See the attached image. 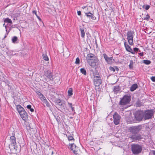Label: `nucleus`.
I'll return each instance as SVG.
<instances>
[{"label": "nucleus", "instance_id": "nucleus-44", "mask_svg": "<svg viewBox=\"0 0 155 155\" xmlns=\"http://www.w3.org/2000/svg\"><path fill=\"white\" fill-rule=\"evenodd\" d=\"M9 52L10 53L9 54L13 56L16 54L15 53H13V51H9Z\"/></svg>", "mask_w": 155, "mask_h": 155}, {"label": "nucleus", "instance_id": "nucleus-39", "mask_svg": "<svg viewBox=\"0 0 155 155\" xmlns=\"http://www.w3.org/2000/svg\"><path fill=\"white\" fill-rule=\"evenodd\" d=\"M150 18V16L149 15L147 14L146 15V16L145 17H144V20H146L147 21L149 20Z\"/></svg>", "mask_w": 155, "mask_h": 155}, {"label": "nucleus", "instance_id": "nucleus-2", "mask_svg": "<svg viewBox=\"0 0 155 155\" xmlns=\"http://www.w3.org/2000/svg\"><path fill=\"white\" fill-rule=\"evenodd\" d=\"M134 35V32L133 31L130 30L127 32V39L130 45H132L133 44V38Z\"/></svg>", "mask_w": 155, "mask_h": 155}, {"label": "nucleus", "instance_id": "nucleus-30", "mask_svg": "<svg viewBox=\"0 0 155 155\" xmlns=\"http://www.w3.org/2000/svg\"><path fill=\"white\" fill-rule=\"evenodd\" d=\"M43 59L45 61H48L49 60L46 54H43L42 55Z\"/></svg>", "mask_w": 155, "mask_h": 155}, {"label": "nucleus", "instance_id": "nucleus-36", "mask_svg": "<svg viewBox=\"0 0 155 155\" xmlns=\"http://www.w3.org/2000/svg\"><path fill=\"white\" fill-rule=\"evenodd\" d=\"M130 64L129 65V67L130 68H131L133 67V61L130 60Z\"/></svg>", "mask_w": 155, "mask_h": 155}, {"label": "nucleus", "instance_id": "nucleus-54", "mask_svg": "<svg viewBox=\"0 0 155 155\" xmlns=\"http://www.w3.org/2000/svg\"><path fill=\"white\" fill-rule=\"evenodd\" d=\"M116 70H117V71H118V68H116Z\"/></svg>", "mask_w": 155, "mask_h": 155}, {"label": "nucleus", "instance_id": "nucleus-31", "mask_svg": "<svg viewBox=\"0 0 155 155\" xmlns=\"http://www.w3.org/2000/svg\"><path fill=\"white\" fill-rule=\"evenodd\" d=\"M151 62L148 60H145L143 61V63L146 64L148 65L150 64Z\"/></svg>", "mask_w": 155, "mask_h": 155}, {"label": "nucleus", "instance_id": "nucleus-15", "mask_svg": "<svg viewBox=\"0 0 155 155\" xmlns=\"http://www.w3.org/2000/svg\"><path fill=\"white\" fill-rule=\"evenodd\" d=\"M124 45L126 50L129 52L131 53L132 54H135L134 52L133 51L129 45L126 44V42H125L124 43Z\"/></svg>", "mask_w": 155, "mask_h": 155}, {"label": "nucleus", "instance_id": "nucleus-37", "mask_svg": "<svg viewBox=\"0 0 155 155\" xmlns=\"http://www.w3.org/2000/svg\"><path fill=\"white\" fill-rule=\"evenodd\" d=\"M68 140L69 141H72L73 140V141L74 140V138L73 137L70 136H69L68 137Z\"/></svg>", "mask_w": 155, "mask_h": 155}, {"label": "nucleus", "instance_id": "nucleus-50", "mask_svg": "<svg viewBox=\"0 0 155 155\" xmlns=\"http://www.w3.org/2000/svg\"><path fill=\"white\" fill-rule=\"evenodd\" d=\"M3 26H5V29H6V31L7 32V26L5 25V23L3 24Z\"/></svg>", "mask_w": 155, "mask_h": 155}, {"label": "nucleus", "instance_id": "nucleus-26", "mask_svg": "<svg viewBox=\"0 0 155 155\" xmlns=\"http://www.w3.org/2000/svg\"><path fill=\"white\" fill-rule=\"evenodd\" d=\"M73 89L72 88H69L68 93V96H71L73 94Z\"/></svg>", "mask_w": 155, "mask_h": 155}, {"label": "nucleus", "instance_id": "nucleus-11", "mask_svg": "<svg viewBox=\"0 0 155 155\" xmlns=\"http://www.w3.org/2000/svg\"><path fill=\"white\" fill-rule=\"evenodd\" d=\"M96 77L94 78V82L95 86L97 87L99 86L101 83V78L97 77L96 76Z\"/></svg>", "mask_w": 155, "mask_h": 155}, {"label": "nucleus", "instance_id": "nucleus-9", "mask_svg": "<svg viewBox=\"0 0 155 155\" xmlns=\"http://www.w3.org/2000/svg\"><path fill=\"white\" fill-rule=\"evenodd\" d=\"M44 75L49 81L53 80L54 78L52 73L49 70H46L44 71Z\"/></svg>", "mask_w": 155, "mask_h": 155}, {"label": "nucleus", "instance_id": "nucleus-7", "mask_svg": "<svg viewBox=\"0 0 155 155\" xmlns=\"http://www.w3.org/2000/svg\"><path fill=\"white\" fill-rule=\"evenodd\" d=\"M133 141H138L143 138V137L140 134H131V136L129 137Z\"/></svg>", "mask_w": 155, "mask_h": 155}, {"label": "nucleus", "instance_id": "nucleus-21", "mask_svg": "<svg viewBox=\"0 0 155 155\" xmlns=\"http://www.w3.org/2000/svg\"><path fill=\"white\" fill-rule=\"evenodd\" d=\"M95 61L96 59L95 60H90V61H89L90 62L87 63L90 66H91L92 67H94L95 65V62H94V61Z\"/></svg>", "mask_w": 155, "mask_h": 155}, {"label": "nucleus", "instance_id": "nucleus-24", "mask_svg": "<svg viewBox=\"0 0 155 155\" xmlns=\"http://www.w3.org/2000/svg\"><path fill=\"white\" fill-rule=\"evenodd\" d=\"M120 90V89L119 87V86H114V89H113V91L115 92V93H117Z\"/></svg>", "mask_w": 155, "mask_h": 155}, {"label": "nucleus", "instance_id": "nucleus-38", "mask_svg": "<svg viewBox=\"0 0 155 155\" xmlns=\"http://www.w3.org/2000/svg\"><path fill=\"white\" fill-rule=\"evenodd\" d=\"M94 78H95L96 76L97 77H100V76L99 74V73L98 72H96L95 73H94Z\"/></svg>", "mask_w": 155, "mask_h": 155}, {"label": "nucleus", "instance_id": "nucleus-35", "mask_svg": "<svg viewBox=\"0 0 155 155\" xmlns=\"http://www.w3.org/2000/svg\"><path fill=\"white\" fill-rule=\"evenodd\" d=\"M150 6L149 5H143L142 6V8H145L146 10H148L150 8Z\"/></svg>", "mask_w": 155, "mask_h": 155}, {"label": "nucleus", "instance_id": "nucleus-40", "mask_svg": "<svg viewBox=\"0 0 155 155\" xmlns=\"http://www.w3.org/2000/svg\"><path fill=\"white\" fill-rule=\"evenodd\" d=\"M75 63L76 64H79L80 63V59L78 58H77L76 59Z\"/></svg>", "mask_w": 155, "mask_h": 155}, {"label": "nucleus", "instance_id": "nucleus-20", "mask_svg": "<svg viewBox=\"0 0 155 155\" xmlns=\"http://www.w3.org/2000/svg\"><path fill=\"white\" fill-rule=\"evenodd\" d=\"M138 85L137 84H135L132 85L130 87V90L131 91H134L137 87Z\"/></svg>", "mask_w": 155, "mask_h": 155}, {"label": "nucleus", "instance_id": "nucleus-17", "mask_svg": "<svg viewBox=\"0 0 155 155\" xmlns=\"http://www.w3.org/2000/svg\"><path fill=\"white\" fill-rule=\"evenodd\" d=\"M55 103L57 104L58 105L64 108V106L65 104L64 102H62L60 99H57L55 101Z\"/></svg>", "mask_w": 155, "mask_h": 155}, {"label": "nucleus", "instance_id": "nucleus-8", "mask_svg": "<svg viewBox=\"0 0 155 155\" xmlns=\"http://www.w3.org/2000/svg\"><path fill=\"white\" fill-rule=\"evenodd\" d=\"M114 123L116 125L118 124L120 122L121 117L117 112H115L113 115Z\"/></svg>", "mask_w": 155, "mask_h": 155}, {"label": "nucleus", "instance_id": "nucleus-13", "mask_svg": "<svg viewBox=\"0 0 155 155\" xmlns=\"http://www.w3.org/2000/svg\"><path fill=\"white\" fill-rule=\"evenodd\" d=\"M95 59L96 58L94 55L92 54H88L86 57V60L87 62H90L89 61H90V60H95Z\"/></svg>", "mask_w": 155, "mask_h": 155}, {"label": "nucleus", "instance_id": "nucleus-1", "mask_svg": "<svg viewBox=\"0 0 155 155\" xmlns=\"http://www.w3.org/2000/svg\"><path fill=\"white\" fill-rule=\"evenodd\" d=\"M142 150V147L138 144H133L131 145V150L133 154L138 155L140 153Z\"/></svg>", "mask_w": 155, "mask_h": 155}, {"label": "nucleus", "instance_id": "nucleus-51", "mask_svg": "<svg viewBox=\"0 0 155 155\" xmlns=\"http://www.w3.org/2000/svg\"><path fill=\"white\" fill-rule=\"evenodd\" d=\"M152 153L153 155H155V150L152 151Z\"/></svg>", "mask_w": 155, "mask_h": 155}, {"label": "nucleus", "instance_id": "nucleus-43", "mask_svg": "<svg viewBox=\"0 0 155 155\" xmlns=\"http://www.w3.org/2000/svg\"><path fill=\"white\" fill-rule=\"evenodd\" d=\"M109 69L111 71H115V69L114 68H113L112 67H109Z\"/></svg>", "mask_w": 155, "mask_h": 155}, {"label": "nucleus", "instance_id": "nucleus-14", "mask_svg": "<svg viewBox=\"0 0 155 155\" xmlns=\"http://www.w3.org/2000/svg\"><path fill=\"white\" fill-rule=\"evenodd\" d=\"M20 116L24 120H26L28 118V114L25 110L19 114Z\"/></svg>", "mask_w": 155, "mask_h": 155}, {"label": "nucleus", "instance_id": "nucleus-49", "mask_svg": "<svg viewBox=\"0 0 155 155\" xmlns=\"http://www.w3.org/2000/svg\"><path fill=\"white\" fill-rule=\"evenodd\" d=\"M37 18H38V19H39V20L40 21H41V19L40 18V17L38 16V15L37 16Z\"/></svg>", "mask_w": 155, "mask_h": 155}, {"label": "nucleus", "instance_id": "nucleus-3", "mask_svg": "<svg viewBox=\"0 0 155 155\" xmlns=\"http://www.w3.org/2000/svg\"><path fill=\"white\" fill-rule=\"evenodd\" d=\"M143 111V110H138L135 113V118L138 121H140L144 117Z\"/></svg>", "mask_w": 155, "mask_h": 155}, {"label": "nucleus", "instance_id": "nucleus-33", "mask_svg": "<svg viewBox=\"0 0 155 155\" xmlns=\"http://www.w3.org/2000/svg\"><path fill=\"white\" fill-rule=\"evenodd\" d=\"M41 97H40V98L41 100L43 102L45 101H46L47 100L46 99V98L42 94H41Z\"/></svg>", "mask_w": 155, "mask_h": 155}, {"label": "nucleus", "instance_id": "nucleus-47", "mask_svg": "<svg viewBox=\"0 0 155 155\" xmlns=\"http://www.w3.org/2000/svg\"><path fill=\"white\" fill-rule=\"evenodd\" d=\"M78 14L79 15H80L81 14V12L80 11H78L77 12Z\"/></svg>", "mask_w": 155, "mask_h": 155}, {"label": "nucleus", "instance_id": "nucleus-46", "mask_svg": "<svg viewBox=\"0 0 155 155\" xmlns=\"http://www.w3.org/2000/svg\"><path fill=\"white\" fill-rule=\"evenodd\" d=\"M138 54L140 55V56L142 57L143 55V52H140Z\"/></svg>", "mask_w": 155, "mask_h": 155}, {"label": "nucleus", "instance_id": "nucleus-23", "mask_svg": "<svg viewBox=\"0 0 155 155\" xmlns=\"http://www.w3.org/2000/svg\"><path fill=\"white\" fill-rule=\"evenodd\" d=\"M18 40V38L17 37L15 36L13 37L12 39V42L14 43H17V41Z\"/></svg>", "mask_w": 155, "mask_h": 155}, {"label": "nucleus", "instance_id": "nucleus-34", "mask_svg": "<svg viewBox=\"0 0 155 155\" xmlns=\"http://www.w3.org/2000/svg\"><path fill=\"white\" fill-rule=\"evenodd\" d=\"M69 107L71 108L72 111H74V108L72 106V104L71 103L68 102Z\"/></svg>", "mask_w": 155, "mask_h": 155}, {"label": "nucleus", "instance_id": "nucleus-6", "mask_svg": "<svg viewBox=\"0 0 155 155\" xmlns=\"http://www.w3.org/2000/svg\"><path fill=\"white\" fill-rule=\"evenodd\" d=\"M144 118L145 120L151 118L153 116V110H148L143 112Z\"/></svg>", "mask_w": 155, "mask_h": 155}, {"label": "nucleus", "instance_id": "nucleus-12", "mask_svg": "<svg viewBox=\"0 0 155 155\" xmlns=\"http://www.w3.org/2000/svg\"><path fill=\"white\" fill-rule=\"evenodd\" d=\"M103 55L106 62L108 64H110L112 62L113 57H109L105 54H103Z\"/></svg>", "mask_w": 155, "mask_h": 155}, {"label": "nucleus", "instance_id": "nucleus-10", "mask_svg": "<svg viewBox=\"0 0 155 155\" xmlns=\"http://www.w3.org/2000/svg\"><path fill=\"white\" fill-rule=\"evenodd\" d=\"M69 147L71 150H72L74 153L78 155L79 152L78 148L76 147V145L74 143H71L69 145Z\"/></svg>", "mask_w": 155, "mask_h": 155}, {"label": "nucleus", "instance_id": "nucleus-19", "mask_svg": "<svg viewBox=\"0 0 155 155\" xmlns=\"http://www.w3.org/2000/svg\"><path fill=\"white\" fill-rule=\"evenodd\" d=\"M16 108L19 114L25 110L24 108L20 105H17Z\"/></svg>", "mask_w": 155, "mask_h": 155}, {"label": "nucleus", "instance_id": "nucleus-53", "mask_svg": "<svg viewBox=\"0 0 155 155\" xmlns=\"http://www.w3.org/2000/svg\"><path fill=\"white\" fill-rule=\"evenodd\" d=\"M7 35H8V34H5V36L4 37V38H5L7 37Z\"/></svg>", "mask_w": 155, "mask_h": 155}, {"label": "nucleus", "instance_id": "nucleus-32", "mask_svg": "<svg viewBox=\"0 0 155 155\" xmlns=\"http://www.w3.org/2000/svg\"><path fill=\"white\" fill-rule=\"evenodd\" d=\"M81 72L84 75L86 74V70L84 68H81L80 69Z\"/></svg>", "mask_w": 155, "mask_h": 155}, {"label": "nucleus", "instance_id": "nucleus-42", "mask_svg": "<svg viewBox=\"0 0 155 155\" xmlns=\"http://www.w3.org/2000/svg\"><path fill=\"white\" fill-rule=\"evenodd\" d=\"M150 79L152 81L155 82V76L151 77Z\"/></svg>", "mask_w": 155, "mask_h": 155}, {"label": "nucleus", "instance_id": "nucleus-16", "mask_svg": "<svg viewBox=\"0 0 155 155\" xmlns=\"http://www.w3.org/2000/svg\"><path fill=\"white\" fill-rule=\"evenodd\" d=\"M85 14L86 17L89 18V20H90V19L93 20H94L96 19V17L94 16V15L90 12L85 13Z\"/></svg>", "mask_w": 155, "mask_h": 155}, {"label": "nucleus", "instance_id": "nucleus-29", "mask_svg": "<svg viewBox=\"0 0 155 155\" xmlns=\"http://www.w3.org/2000/svg\"><path fill=\"white\" fill-rule=\"evenodd\" d=\"M52 149L50 148L49 147L48 148V149H47V151L45 153L48 155H50L52 151Z\"/></svg>", "mask_w": 155, "mask_h": 155}, {"label": "nucleus", "instance_id": "nucleus-5", "mask_svg": "<svg viewBox=\"0 0 155 155\" xmlns=\"http://www.w3.org/2000/svg\"><path fill=\"white\" fill-rule=\"evenodd\" d=\"M142 129V126L141 125H138L134 127H131L129 130L131 134H137V133Z\"/></svg>", "mask_w": 155, "mask_h": 155}, {"label": "nucleus", "instance_id": "nucleus-48", "mask_svg": "<svg viewBox=\"0 0 155 155\" xmlns=\"http://www.w3.org/2000/svg\"><path fill=\"white\" fill-rule=\"evenodd\" d=\"M51 153L50 155H54V151L53 150V149H52V151L51 152H50Z\"/></svg>", "mask_w": 155, "mask_h": 155}, {"label": "nucleus", "instance_id": "nucleus-52", "mask_svg": "<svg viewBox=\"0 0 155 155\" xmlns=\"http://www.w3.org/2000/svg\"><path fill=\"white\" fill-rule=\"evenodd\" d=\"M41 94H42L41 93L39 92L38 93V95L39 96V97H41Z\"/></svg>", "mask_w": 155, "mask_h": 155}, {"label": "nucleus", "instance_id": "nucleus-25", "mask_svg": "<svg viewBox=\"0 0 155 155\" xmlns=\"http://www.w3.org/2000/svg\"><path fill=\"white\" fill-rule=\"evenodd\" d=\"M4 23H8L12 24V21L8 18H5L4 20Z\"/></svg>", "mask_w": 155, "mask_h": 155}, {"label": "nucleus", "instance_id": "nucleus-45", "mask_svg": "<svg viewBox=\"0 0 155 155\" xmlns=\"http://www.w3.org/2000/svg\"><path fill=\"white\" fill-rule=\"evenodd\" d=\"M32 12H33V14H35L36 15V16H38V15H37V14L36 11H35V10L33 11H32Z\"/></svg>", "mask_w": 155, "mask_h": 155}, {"label": "nucleus", "instance_id": "nucleus-41", "mask_svg": "<svg viewBox=\"0 0 155 155\" xmlns=\"http://www.w3.org/2000/svg\"><path fill=\"white\" fill-rule=\"evenodd\" d=\"M134 51H133L134 52V53H135V52H136L137 53V51H139V52H140V51L139 50V48H133Z\"/></svg>", "mask_w": 155, "mask_h": 155}, {"label": "nucleus", "instance_id": "nucleus-4", "mask_svg": "<svg viewBox=\"0 0 155 155\" xmlns=\"http://www.w3.org/2000/svg\"><path fill=\"white\" fill-rule=\"evenodd\" d=\"M130 101V96L129 95H125L121 99L120 104L121 105H125L128 104Z\"/></svg>", "mask_w": 155, "mask_h": 155}, {"label": "nucleus", "instance_id": "nucleus-18", "mask_svg": "<svg viewBox=\"0 0 155 155\" xmlns=\"http://www.w3.org/2000/svg\"><path fill=\"white\" fill-rule=\"evenodd\" d=\"M10 141L12 144L15 146L16 143V138L14 136H11L10 137Z\"/></svg>", "mask_w": 155, "mask_h": 155}, {"label": "nucleus", "instance_id": "nucleus-27", "mask_svg": "<svg viewBox=\"0 0 155 155\" xmlns=\"http://www.w3.org/2000/svg\"><path fill=\"white\" fill-rule=\"evenodd\" d=\"M31 106L30 105H28L26 107L28 110H29L31 112H33L34 111V110L33 108H31Z\"/></svg>", "mask_w": 155, "mask_h": 155}, {"label": "nucleus", "instance_id": "nucleus-28", "mask_svg": "<svg viewBox=\"0 0 155 155\" xmlns=\"http://www.w3.org/2000/svg\"><path fill=\"white\" fill-rule=\"evenodd\" d=\"M44 106H46L47 107H49L50 105L48 101L46 100L45 101L43 102Z\"/></svg>", "mask_w": 155, "mask_h": 155}, {"label": "nucleus", "instance_id": "nucleus-22", "mask_svg": "<svg viewBox=\"0 0 155 155\" xmlns=\"http://www.w3.org/2000/svg\"><path fill=\"white\" fill-rule=\"evenodd\" d=\"M80 29L81 32V36L82 38H84L85 33L84 29L83 28H80Z\"/></svg>", "mask_w": 155, "mask_h": 155}]
</instances>
